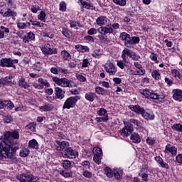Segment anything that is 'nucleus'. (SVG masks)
Returning a JSON list of instances; mask_svg holds the SVG:
<instances>
[{"mask_svg":"<svg viewBox=\"0 0 182 182\" xmlns=\"http://www.w3.org/2000/svg\"><path fill=\"white\" fill-rule=\"evenodd\" d=\"M19 133L16 131L6 132L0 139V159H11L12 149L17 144Z\"/></svg>","mask_w":182,"mask_h":182,"instance_id":"1","label":"nucleus"},{"mask_svg":"<svg viewBox=\"0 0 182 182\" xmlns=\"http://www.w3.org/2000/svg\"><path fill=\"white\" fill-rule=\"evenodd\" d=\"M129 109L136 114H141L142 117L146 120H154V114L139 105H129Z\"/></svg>","mask_w":182,"mask_h":182,"instance_id":"2","label":"nucleus"},{"mask_svg":"<svg viewBox=\"0 0 182 182\" xmlns=\"http://www.w3.org/2000/svg\"><path fill=\"white\" fill-rule=\"evenodd\" d=\"M102 68L106 73H108L109 76H114L117 73V67L113 63V60L108 59L106 63L102 65Z\"/></svg>","mask_w":182,"mask_h":182,"instance_id":"3","label":"nucleus"},{"mask_svg":"<svg viewBox=\"0 0 182 182\" xmlns=\"http://www.w3.org/2000/svg\"><path fill=\"white\" fill-rule=\"evenodd\" d=\"M53 81L57 86H60L61 87H73L72 81L68 78H59L58 77H53Z\"/></svg>","mask_w":182,"mask_h":182,"instance_id":"4","label":"nucleus"},{"mask_svg":"<svg viewBox=\"0 0 182 182\" xmlns=\"http://www.w3.org/2000/svg\"><path fill=\"white\" fill-rule=\"evenodd\" d=\"M139 92L141 95H142V96H144L146 99H153L154 100H158V99L160 98V95H159V94L147 88L140 90Z\"/></svg>","mask_w":182,"mask_h":182,"instance_id":"5","label":"nucleus"},{"mask_svg":"<svg viewBox=\"0 0 182 182\" xmlns=\"http://www.w3.org/2000/svg\"><path fill=\"white\" fill-rule=\"evenodd\" d=\"M77 100H80V97L77 96L68 97L64 102L63 109H72V107H75Z\"/></svg>","mask_w":182,"mask_h":182,"instance_id":"6","label":"nucleus"},{"mask_svg":"<svg viewBox=\"0 0 182 182\" xmlns=\"http://www.w3.org/2000/svg\"><path fill=\"white\" fill-rule=\"evenodd\" d=\"M17 180L21 182H38V178L29 173L21 174L17 176Z\"/></svg>","mask_w":182,"mask_h":182,"instance_id":"7","label":"nucleus"},{"mask_svg":"<svg viewBox=\"0 0 182 182\" xmlns=\"http://www.w3.org/2000/svg\"><path fill=\"white\" fill-rule=\"evenodd\" d=\"M92 153L94 155L93 160L97 164H100L102 163V149L99 147H95L92 149Z\"/></svg>","mask_w":182,"mask_h":182,"instance_id":"8","label":"nucleus"},{"mask_svg":"<svg viewBox=\"0 0 182 182\" xmlns=\"http://www.w3.org/2000/svg\"><path fill=\"white\" fill-rule=\"evenodd\" d=\"M124 127L121 131V134L124 137H128L132 133H133V125L129 124V122H124Z\"/></svg>","mask_w":182,"mask_h":182,"instance_id":"9","label":"nucleus"},{"mask_svg":"<svg viewBox=\"0 0 182 182\" xmlns=\"http://www.w3.org/2000/svg\"><path fill=\"white\" fill-rule=\"evenodd\" d=\"M63 157L65 159H76L77 157V151H74L72 148L68 147L62 153Z\"/></svg>","mask_w":182,"mask_h":182,"instance_id":"10","label":"nucleus"},{"mask_svg":"<svg viewBox=\"0 0 182 182\" xmlns=\"http://www.w3.org/2000/svg\"><path fill=\"white\" fill-rule=\"evenodd\" d=\"M18 60L17 59L11 58H2L0 61L1 66L6 68H12L14 63H18Z\"/></svg>","mask_w":182,"mask_h":182,"instance_id":"11","label":"nucleus"},{"mask_svg":"<svg viewBox=\"0 0 182 182\" xmlns=\"http://www.w3.org/2000/svg\"><path fill=\"white\" fill-rule=\"evenodd\" d=\"M54 109H55V107L53 106V105L48 102H45L44 104H43L38 107V110H40V112H45V113H48L49 112H53Z\"/></svg>","mask_w":182,"mask_h":182,"instance_id":"12","label":"nucleus"},{"mask_svg":"<svg viewBox=\"0 0 182 182\" xmlns=\"http://www.w3.org/2000/svg\"><path fill=\"white\" fill-rule=\"evenodd\" d=\"M114 30L112 27L107 26H101L97 28V33L101 35H109L110 33H113Z\"/></svg>","mask_w":182,"mask_h":182,"instance_id":"13","label":"nucleus"},{"mask_svg":"<svg viewBox=\"0 0 182 182\" xmlns=\"http://www.w3.org/2000/svg\"><path fill=\"white\" fill-rule=\"evenodd\" d=\"M172 97L176 102H182V90L180 89H174L172 91Z\"/></svg>","mask_w":182,"mask_h":182,"instance_id":"14","label":"nucleus"},{"mask_svg":"<svg viewBox=\"0 0 182 182\" xmlns=\"http://www.w3.org/2000/svg\"><path fill=\"white\" fill-rule=\"evenodd\" d=\"M108 22L109 19L107 18V17L105 16H101L98 17L95 21L96 25L100 27L106 26L108 23Z\"/></svg>","mask_w":182,"mask_h":182,"instance_id":"15","label":"nucleus"},{"mask_svg":"<svg viewBox=\"0 0 182 182\" xmlns=\"http://www.w3.org/2000/svg\"><path fill=\"white\" fill-rule=\"evenodd\" d=\"M164 152L166 154L170 153L171 156L174 157V156H177V148L171 144H167Z\"/></svg>","mask_w":182,"mask_h":182,"instance_id":"16","label":"nucleus"},{"mask_svg":"<svg viewBox=\"0 0 182 182\" xmlns=\"http://www.w3.org/2000/svg\"><path fill=\"white\" fill-rule=\"evenodd\" d=\"M54 93L55 95L56 99H59V100H62V99H65V91L62 90V88L59 87H55Z\"/></svg>","mask_w":182,"mask_h":182,"instance_id":"17","label":"nucleus"},{"mask_svg":"<svg viewBox=\"0 0 182 182\" xmlns=\"http://www.w3.org/2000/svg\"><path fill=\"white\" fill-rule=\"evenodd\" d=\"M155 161L159 164V167H161V168H166V170H168V168H170V165L164 162V161L161 157L160 156L155 157Z\"/></svg>","mask_w":182,"mask_h":182,"instance_id":"18","label":"nucleus"},{"mask_svg":"<svg viewBox=\"0 0 182 182\" xmlns=\"http://www.w3.org/2000/svg\"><path fill=\"white\" fill-rule=\"evenodd\" d=\"M11 32L9 27H5L4 26H0V39H4L5 36H8V34Z\"/></svg>","mask_w":182,"mask_h":182,"instance_id":"19","label":"nucleus"},{"mask_svg":"<svg viewBox=\"0 0 182 182\" xmlns=\"http://www.w3.org/2000/svg\"><path fill=\"white\" fill-rule=\"evenodd\" d=\"M114 177L116 180H122V177H123V170L120 168H115L113 171Z\"/></svg>","mask_w":182,"mask_h":182,"instance_id":"20","label":"nucleus"},{"mask_svg":"<svg viewBox=\"0 0 182 182\" xmlns=\"http://www.w3.org/2000/svg\"><path fill=\"white\" fill-rule=\"evenodd\" d=\"M28 147L33 150H38L39 149V143H38V141L36 139H33L30 140L28 143Z\"/></svg>","mask_w":182,"mask_h":182,"instance_id":"21","label":"nucleus"},{"mask_svg":"<svg viewBox=\"0 0 182 182\" xmlns=\"http://www.w3.org/2000/svg\"><path fill=\"white\" fill-rule=\"evenodd\" d=\"M58 145L59 146H58V149L60 150V151H63L62 153H64L66 149L69 148V142L65 141L59 142Z\"/></svg>","mask_w":182,"mask_h":182,"instance_id":"22","label":"nucleus"},{"mask_svg":"<svg viewBox=\"0 0 182 182\" xmlns=\"http://www.w3.org/2000/svg\"><path fill=\"white\" fill-rule=\"evenodd\" d=\"M132 52L133 51H132L129 49H127V48L124 49L122 53V59H124V60H127L129 57L130 58V56L132 55Z\"/></svg>","mask_w":182,"mask_h":182,"instance_id":"23","label":"nucleus"},{"mask_svg":"<svg viewBox=\"0 0 182 182\" xmlns=\"http://www.w3.org/2000/svg\"><path fill=\"white\" fill-rule=\"evenodd\" d=\"M51 49H52V47L49 43H46L44 46L41 47V51L44 55H50Z\"/></svg>","mask_w":182,"mask_h":182,"instance_id":"24","label":"nucleus"},{"mask_svg":"<svg viewBox=\"0 0 182 182\" xmlns=\"http://www.w3.org/2000/svg\"><path fill=\"white\" fill-rule=\"evenodd\" d=\"M18 86H20V87H23V89H28L29 87V84L26 82V80H25L24 77H20L18 79Z\"/></svg>","mask_w":182,"mask_h":182,"instance_id":"25","label":"nucleus"},{"mask_svg":"<svg viewBox=\"0 0 182 182\" xmlns=\"http://www.w3.org/2000/svg\"><path fill=\"white\" fill-rule=\"evenodd\" d=\"M31 154V149L27 146L26 148H22L19 151L20 157H28Z\"/></svg>","mask_w":182,"mask_h":182,"instance_id":"26","label":"nucleus"},{"mask_svg":"<svg viewBox=\"0 0 182 182\" xmlns=\"http://www.w3.org/2000/svg\"><path fill=\"white\" fill-rule=\"evenodd\" d=\"M59 174L62 176V177H64V178H72L73 176V173L72 171H66V170H61L59 171Z\"/></svg>","mask_w":182,"mask_h":182,"instance_id":"27","label":"nucleus"},{"mask_svg":"<svg viewBox=\"0 0 182 182\" xmlns=\"http://www.w3.org/2000/svg\"><path fill=\"white\" fill-rule=\"evenodd\" d=\"M125 123H129L131 126H133L134 124L137 127H141V122L139 121L138 119L131 118L128 122H124Z\"/></svg>","mask_w":182,"mask_h":182,"instance_id":"28","label":"nucleus"},{"mask_svg":"<svg viewBox=\"0 0 182 182\" xmlns=\"http://www.w3.org/2000/svg\"><path fill=\"white\" fill-rule=\"evenodd\" d=\"M130 139L133 143H140L141 141V139H140V135L137 133H133L132 134Z\"/></svg>","mask_w":182,"mask_h":182,"instance_id":"29","label":"nucleus"},{"mask_svg":"<svg viewBox=\"0 0 182 182\" xmlns=\"http://www.w3.org/2000/svg\"><path fill=\"white\" fill-rule=\"evenodd\" d=\"M80 4L85 8V9H91L93 10L95 9V6H93L90 3L85 1V0H80Z\"/></svg>","mask_w":182,"mask_h":182,"instance_id":"30","label":"nucleus"},{"mask_svg":"<svg viewBox=\"0 0 182 182\" xmlns=\"http://www.w3.org/2000/svg\"><path fill=\"white\" fill-rule=\"evenodd\" d=\"M93 58H96L97 59L100 58V55H103V50L100 48L95 49L93 53L91 54Z\"/></svg>","mask_w":182,"mask_h":182,"instance_id":"31","label":"nucleus"},{"mask_svg":"<svg viewBox=\"0 0 182 182\" xmlns=\"http://www.w3.org/2000/svg\"><path fill=\"white\" fill-rule=\"evenodd\" d=\"M75 49L78 50V52H81L82 53H85V52H87L89 50V47L86 46H82L80 44H78L75 46Z\"/></svg>","mask_w":182,"mask_h":182,"instance_id":"32","label":"nucleus"},{"mask_svg":"<svg viewBox=\"0 0 182 182\" xmlns=\"http://www.w3.org/2000/svg\"><path fill=\"white\" fill-rule=\"evenodd\" d=\"M4 18H9L11 16H16V12L12 11L11 9H8L7 11L3 14Z\"/></svg>","mask_w":182,"mask_h":182,"instance_id":"33","label":"nucleus"},{"mask_svg":"<svg viewBox=\"0 0 182 182\" xmlns=\"http://www.w3.org/2000/svg\"><path fill=\"white\" fill-rule=\"evenodd\" d=\"M95 96L96 95L94 92H87L85 95V97L88 102H93L95 100Z\"/></svg>","mask_w":182,"mask_h":182,"instance_id":"34","label":"nucleus"},{"mask_svg":"<svg viewBox=\"0 0 182 182\" xmlns=\"http://www.w3.org/2000/svg\"><path fill=\"white\" fill-rule=\"evenodd\" d=\"M38 83H40V85L43 86V89L44 86L46 87H49L50 86V84L49 83V82H48V80H44L42 77L38 78Z\"/></svg>","mask_w":182,"mask_h":182,"instance_id":"35","label":"nucleus"},{"mask_svg":"<svg viewBox=\"0 0 182 182\" xmlns=\"http://www.w3.org/2000/svg\"><path fill=\"white\" fill-rule=\"evenodd\" d=\"M17 26L18 28H19V29H26L27 28H30L31 27V23L29 22H26V23H17Z\"/></svg>","mask_w":182,"mask_h":182,"instance_id":"36","label":"nucleus"},{"mask_svg":"<svg viewBox=\"0 0 182 182\" xmlns=\"http://www.w3.org/2000/svg\"><path fill=\"white\" fill-rule=\"evenodd\" d=\"M15 107V105H14V102H12L11 100H4V109H14Z\"/></svg>","mask_w":182,"mask_h":182,"instance_id":"37","label":"nucleus"},{"mask_svg":"<svg viewBox=\"0 0 182 182\" xmlns=\"http://www.w3.org/2000/svg\"><path fill=\"white\" fill-rule=\"evenodd\" d=\"M126 62H127V60H124V59L117 60V66H118L119 69H124V68H126Z\"/></svg>","mask_w":182,"mask_h":182,"instance_id":"38","label":"nucleus"},{"mask_svg":"<svg viewBox=\"0 0 182 182\" xmlns=\"http://www.w3.org/2000/svg\"><path fill=\"white\" fill-rule=\"evenodd\" d=\"M15 112H25L26 111V107L22 104H18L15 106Z\"/></svg>","mask_w":182,"mask_h":182,"instance_id":"39","label":"nucleus"},{"mask_svg":"<svg viewBox=\"0 0 182 182\" xmlns=\"http://www.w3.org/2000/svg\"><path fill=\"white\" fill-rule=\"evenodd\" d=\"M119 38L121 41H124V42H127L129 41L130 38V35L126 32H122L120 33Z\"/></svg>","mask_w":182,"mask_h":182,"instance_id":"40","label":"nucleus"},{"mask_svg":"<svg viewBox=\"0 0 182 182\" xmlns=\"http://www.w3.org/2000/svg\"><path fill=\"white\" fill-rule=\"evenodd\" d=\"M62 166L63 168L65 170H68V168H70L72 167V162L69 160H64L63 161Z\"/></svg>","mask_w":182,"mask_h":182,"instance_id":"41","label":"nucleus"},{"mask_svg":"<svg viewBox=\"0 0 182 182\" xmlns=\"http://www.w3.org/2000/svg\"><path fill=\"white\" fill-rule=\"evenodd\" d=\"M61 56H63L65 60H68V59H71L72 58V55H70V53H68V51L66 50L61 51Z\"/></svg>","mask_w":182,"mask_h":182,"instance_id":"42","label":"nucleus"},{"mask_svg":"<svg viewBox=\"0 0 182 182\" xmlns=\"http://www.w3.org/2000/svg\"><path fill=\"white\" fill-rule=\"evenodd\" d=\"M97 114L98 116H104L105 117H109V116H107V110H106L105 108H100L97 111Z\"/></svg>","mask_w":182,"mask_h":182,"instance_id":"43","label":"nucleus"},{"mask_svg":"<svg viewBox=\"0 0 182 182\" xmlns=\"http://www.w3.org/2000/svg\"><path fill=\"white\" fill-rule=\"evenodd\" d=\"M151 76L156 80H159V79L161 77V76L160 75V73L157 70H155L151 73Z\"/></svg>","mask_w":182,"mask_h":182,"instance_id":"44","label":"nucleus"},{"mask_svg":"<svg viewBox=\"0 0 182 182\" xmlns=\"http://www.w3.org/2000/svg\"><path fill=\"white\" fill-rule=\"evenodd\" d=\"M171 75L174 77H178V79H181V75L180 74V71L178 70H176V69L171 70Z\"/></svg>","mask_w":182,"mask_h":182,"instance_id":"45","label":"nucleus"},{"mask_svg":"<svg viewBox=\"0 0 182 182\" xmlns=\"http://www.w3.org/2000/svg\"><path fill=\"white\" fill-rule=\"evenodd\" d=\"M114 4H116V5H119V6H126V4H127V1L126 0H112Z\"/></svg>","mask_w":182,"mask_h":182,"instance_id":"46","label":"nucleus"},{"mask_svg":"<svg viewBox=\"0 0 182 182\" xmlns=\"http://www.w3.org/2000/svg\"><path fill=\"white\" fill-rule=\"evenodd\" d=\"M4 82L6 83V85H9L11 83H12V85H15V83H16V82H12V79H13L12 75H9V76L4 77Z\"/></svg>","mask_w":182,"mask_h":182,"instance_id":"47","label":"nucleus"},{"mask_svg":"<svg viewBox=\"0 0 182 182\" xmlns=\"http://www.w3.org/2000/svg\"><path fill=\"white\" fill-rule=\"evenodd\" d=\"M33 70L37 72H41L42 70V64L41 62H37L33 65Z\"/></svg>","mask_w":182,"mask_h":182,"instance_id":"48","label":"nucleus"},{"mask_svg":"<svg viewBox=\"0 0 182 182\" xmlns=\"http://www.w3.org/2000/svg\"><path fill=\"white\" fill-rule=\"evenodd\" d=\"M124 45L127 48H132L133 45H134V43H133V38L132 37H129V39H128L127 41L124 42Z\"/></svg>","mask_w":182,"mask_h":182,"instance_id":"49","label":"nucleus"},{"mask_svg":"<svg viewBox=\"0 0 182 182\" xmlns=\"http://www.w3.org/2000/svg\"><path fill=\"white\" fill-rule=\"evenodd\" d=\"M173 130L176 132H182V124H175L172 126Z\"/></svg>","mask_w":182,"mask_h":182,"instance_id":"50","label":"nucleus"},{"mask_svg":"<svg viewBox=\"0 0 182 182\" xmlns=\"http://www.w3.org/2000/svg\"><path fill=\"white\" fill-rule=\"evenodd\" d=\"M105 174L109 178H112L114 176L113 171L110 168H105Z\"/></svg>","mask_w":182,"mask_h":182,"instance_id":"51","label":"nucleus"},{"mask_svg":"<svg viewBox=\"0 0 182 182\" xmlns=\"http://www.w3.org/2000/svg\"><path fill=\"white\" fill-rule=\"evenodd\" d=\"M95 92L97 95H105V93H106V90H104V88L101 87H97L95 88Z\"/></svg>","mask_w":182,"mask_h":182,"instance_id":"52","label":"nucleus"},{"mask_svg":"<svg viewBox=\"0 0 182 182\" xmlns=\"http://www.w3.org/2000/svg\"><path fill=\"white\" fill-rule=\"evenodd\" d=\"M45 18H46V13H45V11H41L38 15V19L42 22H45Z\"/></svg>","mask_w":182,"mask_h":182,"instance_id":"53","label":"nucleus"},{"mask_svg":"<svg viewBox=\"0 0 182 182\" xmlns=\"http://www.w3.org/2000/svg\"><path fill=\"white\" fill-rule=\"evenodd\" d=\"M135 72H136V76H144V75H146V70H144V69L142 68H136V70H135Z\"/></svg>","mask_w":182,"mask_h":182,"instance_id":"54","label":"nucleus"},{"mask_svg":"<svg viewBox=\"0 0 182 182\" xmlns=\"http://www.w3.org/2000/svg\"><path fill=\"white\" fill-rule=\"evenodd\" d=\"M41 10V7L38 5H33L31 8V12L33 14H38V11Z\"/></svg>","mask_w":182,"mask_h":182,"instance_id":"55","label":"nucleus"},{"mask_svg":"<svg viewBox=\"0 0 182 182\" xmlns=\"http://www.w3.org/2000/svg\"><path fill=\"white\" fill-rule=\"evenodd\" d=\"M26 129L27 130H31V132H36V128L35 127V124L30 123L26 127Z\"/></svg>","mask_w":182,"mask_h":182,"instance_id":"56","label":"nucleus"},{"mask_svg":"<svg viewBox=\"0 0 182 182\" xmlns=\"http://www.w3.org/2000/svg\"><path fill=\"white\" fill-rule=\"evenodd\" d=\"M59 11H61L62 12L66 11V3L65 1H62L60 3Z\"/></svg>","mask_w":182,"mask_h":182,"instance_id":"57","label":"nucleus"},{"mask_svg":"<svg viewBox=\"0 0 182 182\" xmlns=\"http://www.w3.org/2000/svg\"><path fill=\"white\" fill-rule=\"evenodd\" d=\"M80 25V24L79 23V22H77V21H70V28H74V29H78Z\"/></svg>","mask_w":182,"mask_h":182,"instance_id":"58","label":"nucleus"},{"mask_svg":"<svg viewBox=\"0 0 182 182\" xmlns=\"http://www.w3.org/2000/svg\"><path fill=\"white\" fill-rule=\"evenodd\" d=\"M82 176L84 177H85L86 178H92V172L87 171V170H85L82 172Z\"/></svg>","mask_w":182,"mask_h":182,"instance_id":"59","label":"nucleus"},{"mask_svg":"<svg viewBox=\"0 0 182 182\" xmlns=\"http://www.w3.org/2000/svg\"><path fill=\"white\" fill-rule=\"evenodd\" d=\"M176 161L178 164L182 166V154L176 155Z\"/></svg>","mask_w":182,"mask_h":182,"instance_id":"60","label":"nucleus"},{"mask_svg":"<svg viewBox=\"0 0 182 182\" xmlns=\"http://www.w3.org/2000/svg\"><path fill=\"white\" fill-rule=\"evenodd\" d=\"M150 59L155 62L156 63H159V60H157V54L154 53H151L150 55Z\"/></svg>","mask_w":182,"mask_h":182,"instance_id":"61","label":"nucleus"},{"mask_svg":"<svg viewBox=\"0 0 182 182\" xmlns=\"http://www.w3.org/2000/svg\"><path fill=\"white\" fill-rule=\"evenodd\" d=\"M139 177H141L144 181L147 182L149 180V175L147 173H139Z\"/></svg>","mask_w":182,"mask_h":182,"instance_id":"62","label":"nucleus"},{"mask_svg":"<svg viewBox=\"0 0 182 182\" xmlns=\"http://www.w3.org/2000/svg\"><path fill=\"white\" fill-rule=\"evenodd\" d=\"M130 58L133 60H139V59H140V56H139L137 54H136V53H134L133 51H132V53L131 54Z\"/></svg>","mask_w":182,"mask_h":182,"instance_id":"63","label":"nucleus"},{"mask_svg":"<svg viewBox=\"0 0 182 182\" xmlns=\"http://www.w3.org/2000/svg\"><path fill=\"white\" fill-rule=\"evenodd\" d=\"M76 77L77 80H79L80 82H86V78L81 74H77L76 75Z\"/></svg>","mask_w":182,"mask_h":182,"instance_id":"64","label":"nucleus"}]
</instances>
